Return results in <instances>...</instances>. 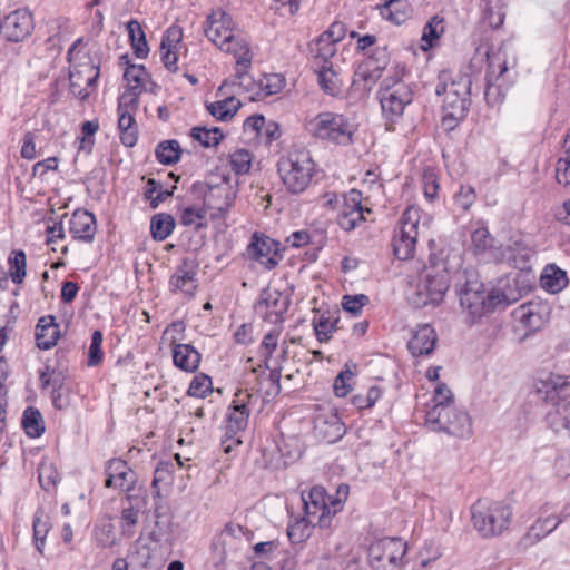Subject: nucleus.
<instances>
[{
	"label": "nucleus",
	"mask_w": 570,
	"mask_h": 570,
	"mask_svg": "<svg viewBox=\"0 0 570 570\" xmlns=\"http://www.w3.org/2000/svg\"><path fill=\"white\" fill-rule=\"evenodd\" d=\"M461 265L458 254L443 252L431 255L429 264L421 271L415 289L411 296L412 304L417 308L436 306L450 287L451 274Z\"/></svg>",
	"instance_id": "1"
},
{
	"label": "nucleus",
	"mask_w": 570,
	"mask_h": 570,
	"mask_svg": "<svg viewBox=\"0 0 570 570\" xmlns=\"http://www.w3.org/2000/svg\"><path fill=\"white\" fill-rule=\"evenodd\" d=\"M205 35L222 51L233 55L240 83L247 87L246 72L253 56L246 36L237 28L232 16L222 9L214 10L207 18Z\"/></svg>",
	"instance_id": "2"
},
{
	"label": "nucleus",
	"mask_w": 570,
	"mask_h": 570,
	"mask_svg": "<svg viewBox=\"0 0 570 570\" xmlns=\"http://www.w3.org/2000/svg\"><path fill=\"white\" fill-rule=\"evenodd\" d=\"M534 391L550 406L544 416L549 429L570 435V375L549 373L535 381Z\"/></svg>",
	"instance_id": "3"
},
{
	"label": "nucleus",
	"mask_w": 570,
	"mask_h": 570,
	"mask_svg": "<svg viewBox=\"0 0 570 570\" xmlns=\"http://www.w3.org/2000/svg\"><path fill=\"white\" fill-rule=\"evenodd\" d=\"M471 86L468 75H458L453 79L449 71L439 75L435 94L443 96L442 125L448 130H453L466 117L471 106Z\"/></svg>",
	"instance_id": "4"
},
{
	"label": "nucleus",
	"mask_w": 570,
	"mask_h": 570,
	"mask_svg": "<svg viewBox=\"0 0 570 570\" xmlns=\"http://www.w3.org/2000/svg\"><path fill=\"white\" fill-rule=\"evenodd\" d=\"M473 529L483 539L502 535L510 529L513 508L504 500H476L470 508Z\"/></svg>",
	"instance_id": "5"
},
{
	"label": "nucleus",
	"mask_w": 570,
	"mask_h": 570,
	"mask_svg": "<svg viewBox=\"0 0 570 570\" xmlns=\"http://www.w3.org/2000/svg\"><path fill=\"white\" fill-rule=\"evenodd\" d=\"M277 171L289 194L304 193L315 175V163L305 149H292L277 163Z\"/></svg>",
	"instance_id": "6"
},
{
	"label": "nucleus",
	"mask_w": 570,
	"mask_h": 570,
	"mask_svg": "<svg viewBox=\"0 0 570 570\" xmlns=\"http://www.w3.org/2000/svg\"><path fill=\"white\" fill-rule=\"evenodd\" d=\"M305 128L312 137L341 146L351 145L356 132L355 124L347 116L333 111L317 114L307 120Z\"/></svg>",
	"instance_id": "7"
},
{
	"label": "nucleus",
	"mask_w": 570,
	"mask_h": 570,
	"mask_svg": "<svg viewBox=\"0 0 570 570\" xmlns=\"http://www.w3.org/2000/svg\"><path fill=\"white\" fill-rule=\"evenodd\" d=\"M464 274L465 282L459 292L460 304L471 316V321L475 322L502 303L504 295L497 291L487 292L476 273L464 272Z\"/></svg>",
	"instance_id": "8"
},
{
	"label": "nucleus",
	"mask_w": 570,
	"mask_h": 570,
	"mask_svg": "<svg viewBox=\"0 0 570 570\" xmlns=\"http://www.w3.org/2000/svg\"><path fill=\"white\" fill-rule=\"evenodd\" d=\"M430 219H422V210L417 206H409L400 218V226L392 239L393 253L401 261L414 256L420 234L429 227Z\"/></svg>",
	"instance_id": "9"
},
{
	"label": "nucleus",
	"mask_w": 570,
	"mask_h": 570,
	"mask_svg": "<svg viewBox=\"0 0 570 570\" xmlns=\"http://www.w3.org/2000/svg\"><path fill=\"white\" fill-rule=\"evenodd\" d=\"M425 425L434 432L465 439L472 435V423L469 414L455 404L432 405L425 414Z\"/></svg>",
	"instance_id": "10"
},
{
	"label": "nucleus",
	"mask_w": 570,
	"mask_h": 570,
	"mask_svg": "<svg viewBox=\"0 0 570 570\" xmlns=\"http://www.w3.org/2000/svg\"><path fill=\"white\" fill-rule=\"evenodd\" d=\"M407 543L399 537H385L368 547V562L374 570H400L406 563Z\"/></svg>",
	"instance_id": "11"
},
{
	"label": "nucleus",
	"mask_w": 570,
	"mask_h": 570,
	"mask_svg": "<svg viewBox=\"0 0 570 570\" xmlns=\"http://www.w3.org/2000/svg\"><path fill=\"white\" fill-rule=\"evenodd\" d=\"M302 502L306 520L321 528H328L332 518L343 508L342 499L328 497L322 487H313L307 493L303 492Z\"/></svg>",
	"instance_id": "12"
},
{
	"label": "nucleus",
	"mask_w": 570,
	"mask_h": 570,
	"mask_svg": "<svg viewBox=\"0 0 570 570\" xmlns=\"http://www.w3.org/2000/svg\"><path fill=\"white\" fill-rule=\"evenodd\" d=\"M206 185L207 190L204 195V204L208 209L213 210L212 216L214 218H219L234 205L237 188L232 184L230 178L225 175L210 176Z\"/></svg>",
	"instance_id": "13"
},
{
	"label": "nucleus",
	"mask_w": 570,
	"mask_h": 570,
	"mask_svg": "<svg viewBox=\"0 0 570 570\" xmlns=\"http://www.w3.org/2000/svg\"><path fill=\"white\" fill-rule=\"evenodd\" d=\"M254 401V395L249 393L247 390H238L232 402V405L228 409L227 414V439L233 441L235 444H240L239 439H234V436L245 431L248 425L249 415L252 412V403Z\"/></svg>",
	"instance_id": "14"
},
{
	"label": "nucleus",
	"mask_w": 570,
	"mask_h": 570,
	"mask_svg": "<svg viewBox=\"0 0 570 570\" xmlns=\"http://www.w3.org/2000/svg\"><path fill=\"white\" fill-rule=\"evenodd\" d=\"M35 29V18L27 8L16 9L3 17L0 36L9 42H22Z\"/></svg>",
	"instance_id": "15"
},
{
	"label": "nucleus",
	"mask_w": 570,
	"mask_h": 570,
	"mask_svg": "<svg viewBox=\"0 0 570 570\" xmlns=\"http://www.w3.org/2000/svg\"><path fill=\"white\" fill-rule=\"evenodd\" d=\"M413 94L403 82H395L392 87H385L380 94V102L383 115L390 121L399 119L407 105L412 102Z\"/></svg>",
	"instance_id": "16"
},
{
	"label": "nucleus",
	"mask_w": 570,
	"mask_h": 570,
	"mask_svg": "<svg viewBox=\"0 0 570 570\" xmlns=\"http://www.w3.org/2000/svg\"><path fill=\"white\" fill-rule=\"evenodd\" d=\"M138 102L132 95H121L118 102V129L120 140L126 147H132L138 139V128L134 118V111L137 109Z\"/></svg>",
	"instance_id": "17"
},
{
	"label": "nucleus",
	"mask_w": 570,
	"mask_h": 570,
	"mask_svg": "<svg viewBox=\"0 0 570 570\" xmlns=\"http://www.w3.org/2000/svg\"><path fill=\"white\" fill-rule=\"evenodd\" d=\"M98 78L99 67L87 58L86 61L75 65L70 70L71 91L80 99H86L96 88Z\"/></svg>",
	"instance_id": "18"
},
{
	"label": "nucleus",
	"mask_w": 570,
	"mask_h": 570,
	"mask_svg": "<svg viewBox=\"0 0 570 570\" xmlns=\"http://www.w3.org/2000/svg\"><path fill=\"white\" fill-rule=\"evenodd\" d=\"M248 257L258 262L266 269H273L282 259L279 243L274 239L254 235L247 246Z\"/></svg>",
	"instance_id": "19"
},
{
	"label": "nucleus",
	"mask_w": 570,
	"mask_h": 570,
	"mask_svg": "<svg viewBox=\"0 0 570 570\" xmlns=\"http://www.w3.org/2000/svg\"><path fill=\"white\" fill-rule=\"evenodd\" d=\"M314 431L320 440L326 443H335L346 433V428L337 412L334 409H328L316 414Z\"/></svg>",
	"instance_id": "20"
},
{
	"label": "nucleus",
	"mask_w": 570,
	"mask_h": 570,
	"mask_svg": "<svg viewBox=\"0 0 570 570\" xmlns=\"http://www.w3.org/2000/svg\"><path fill=\"white\" fill-rule=\"evenodd\" d=\"M364 212L370 213L371 210L362 206L361 191L352 189L343 196V202L338 208L337 223L343 229L352 230L365 219Z\"/></svg>",
	"instance_id": "21"
},
{
	"label": "nucleus",
	"mask_w": 570,
	"mask_h": 570,
	"mask_svg": "<svg viewBox=\"0 0 570 570\" xmlns=\"http://www.w3.org/2000/svg\"><path fill=\"white\" fill-rule=\"evenodd\" d=\"M287 298L278 291H264L255 305V312L271 324H279L287 311Z\"/></svg>",
	"instance_id": "22"
},
{
	"label": "nucleus",
	"mask_w": 570,
	"mask_h": 570,
	"mask_svg": "<svg viewBox=\"0 0 570 570\" xmlns=\"http://www.w3.org/2000/svg\"><path fill=\"white\" fill-rule=\"evenodd\" d=\"M197 271L198 266L193 259L184 258L169 279L170 291L193 297L198 287Z\"/></svg>",
	"instance_id": "23"
},
{
	"label": "nucleus",
	"mask_w": 570,
	"mask_h": 570,
	"mask_svg": "<svg viewBox=\"0 0 570 570\" xmlns=\"http://www.w3.org/2000/svg\"><path fill=\"white\" fill-rule=\"evenodd\" d=\"M106 488H114L129 492L136 483V473L128 463L121 459H111L106 463Z\"/></svg>",
	"instance_id": "24"
},
{
	"label": "nucleus",
	"mask_w": 570,
	"mask_h": 570,
	"mask_svg": "<svg viewBox=\"0 0 570 570\" xmlns=\"http://www.w3.org/2000/svg\"><path fill=\"white\" fill-rule=\"evenodd\" d=\"M183 29L179 26H170L164 33L160 42V60L167 70H178V57L181 49Z\"/></svg>",
	"instance_id": "25"
},
{
	"label": "nucleus",
	"mask_w": 570,
	"mask_h": 570,
	"mask_svg": "<svg viewBox=\"0 0 570 570\" xmlns=\"http://www.w3.org/2000/svg\"><path fill=\"white\" fill-rule=\"evenodd\" d=\"M97 232L96 217L86 209H76L69 219V233L73 239L90 243Z\"/></svg>",
	"instance_id": "26"
},
{
	"label": "nucleus",
	"mask_w": 570,
	"mask_h": 570,
	"mask_svg": "<svg viewBox=\"0 0 570 570\" xmlns=\"http://www.w3.org/2000/svg\"><path fill=\"white\" fill-rule=\"evenodd\" d=\"M171 356L174 365L186 373H195L200 364L202 354L191 345L171 342Z\"/></svg>",
	"instance_id": "27"
},
{
	"label": "nucleus",
	"mask_w": 570,
	"mask_h": 570,
	"mask_svg": "<svg viewBox=\"0 0 570 570\" xmlns=\"http://www.w3.org/2000/svg\"><path fill=\"white\" fill-rule=\"evenodd\" d=\"M436 341V333L431 325H419L407 343V348L413 356H428L434 351Z\"/></svg>",
	"instance_id": "28"
},
{
	"label": "nucleus",
	"mask_w": 570,
	"mask_h": 570,
	"mask_svg": "<svg viewBox=\"0 0 570 570\" xmlns=\"http://www.w3.org/2000/svg\"><path fill=\"white\" fill-rule=\"evenodd\" d=\"M37 346L49 350L55 346L60 337V328L52 315L42 316L36 326Z\"/></svg>",
	"instance_id": "29"
},
{
	"label": "nucleus",
	"mask_w": 570,
	"mask_h": 570,
	"mask_svg": "<svg viewBox=\"0 0 570 570\" xmlns=\"http://www.w3.org/2000/svg\"><path fill=\"white\" fill-rule=\"evenodd\" d=\"M120 60L128 65L124 73V78L128 83V90L124 95L135 96L136 102H138V96L145 89L149 75L142 65H129L127 56H121Z\"/></svg>",
	"instance_id": "30"
},
{
	"label": "nucleus",
	"mask_w": 570,
	"mask_h": 570,
	"mask_svg": "<svg viewBox=\"0 0 570 570\" xmlns=\"http://www.w3.org/2000/svg\"><path fill=\"white\" fill-rule=\"evenodd\" d=\"M252 100H263L269 96L279 94L285 87V78L279 73L262 76L257 82H253Z\"/></svg>",
	"instance_id": "31"
},
{
	"label": "nucleus",
	"mask_w": 570,
	"mask_h": 570,
	"mask_svg": "<svg viewBox=\"0 0 570 570\" xmlns=\"http://www.w3.org/2000/svg\"><path fill=\"white\" fill-rule=\"evenodd\" d=\"M376 6L383 19L395 24L405 22L411 16V6L407 0H379Z\"/></svg>",
	"instance_id": "32"
},
{
	"label": "nucleus",
	"mask_w": 570,
	"mask_h": 570,
	"mask_svg": "<svg viewBox=\"0 0 570 570\" xmlns=\"http://www.w3.org/2000/svg\"><path fill=\"white\" fill-rule=\"evenodd\" d=\"M487 58L488 70H487V81H500L505 80L504 75L508 71L507 66V55L501 49L485 48L482 53Z\"/></svg>",
	"instance_id": "33"
},
{
	"label": "nucleus",
	"mask_w": 570,
	"mask_h": 570,
	"mask_svg": "<svg viewBox=\"0 0 570 570\" xmlns=\"http://www.w3.org/2000/svg\"><path fill=\"white\" fill-rule=\"evenodd\" d=\"M532 255L531 247L521 239L511 240L503 253L507 262L518 269L528 268Z\"/></svg>",
	"instance_id": "34"
},
{
	"label": "nucleus",
	"mask_w": 570,
	"mask_h": 570,
	"mask_svg": "<svg viewBox=\"0 0 570 570\" xmlns=\"http://www.w3.org/2000/svg\"><path fill=\"white\" fill-rule=\"evenodd\" d=\"M513 317L524 328L530 331L539 330L544 322L543 315L541 314V307L535 303L520 305L514 309Z\"/></svg>",
	"instance_id": "35"
},
{
	"label": "nucleus",
	"mask_w": 570,
	"mask_h": 570,
	"mask_svg": "<svg viewBox=\"0 0 570 570\" xmlns=\"http://www.w3.org/2000/svg\"><path fill=\"white\" fill-rule=\"evenodd\" d=\"M316 73L318 85L325 94L336 97L342 92V80L333 63L318 65Z\"/></svg>",
	"instance_id": "36"
},
{
	"label": "nucleus",
	"mask_w": 570,
	"mask_h": 570,
	"mask_svg": "<svg viewBox=\"0 0 570 570\" xmlns=\"http://www.w3.org/2000/svg\"><path fill=\"white\" fill-rule=\"evenodd\" d=\"M338 316L328 311L318 313L314 316L312 325L317 340L321 343L328 342L332 334L337 330Z\"/></svg>",
	"instance_id": "37"
},
{
	"label": "nucleus",
	"mask_w": 570,
	"mask_h": 570,
	"mask_svg": "<svg viewBox=\"0 0 570 570\" xmlns=\"http://www.w3.org/2000/svg\"><path fill=\"white\" fill-rule=\"evenodd\" d=\"M445 31V20L443 17L433 16L423 28L421 37V49L428 51L438 46L440 38Z\"/></svg>",
	"instance_id": "38"
},
{
	"label": "nucleus",
	"mask_w": 570,
	"mask_h": 570,
	"mask_svg": "<svg viewBox=\"0 0 570 570\" xmlns=\"http://www.w3.org/2000/svg\"><path fill=\"white\" fill-rule=\"evenodd\" d=\"M542 288L550 293H558L568 284V277L564 271L554 264L547 265L540 276Z\"/></svg>",
	"instance_id": "39"
},
{
	"label": "nucleus",
	"mask_w": 570,
	"mask_h": 570,
	"mask_svg": "<svg viewBox=\"0 0 570 570\" xmlns=\"http://www.w3.org/2000/svg\"><path fill=\"white\" fill-rule=\"evenodd\" d=\"M309 51L316 66L332 63L331 59L335 56L336 45L321 35L309 45Z\"/></svg>",
	"instance_id": "40"
},
{
	"label": "nucleus",
	"mask_w": 570,
	"mask_h": 570,
	"mask_svg": "<svg viewBox=\"0 0 570 570\" xmlns=\"http://www.w3.org/2000/svg\"><path fill=\"white\" fill-rule=\"evenodd\" d=\"M240 101L235 97H228L207 105L208 112L218 120L230 119L239 109Z\"/></svg>",
	"instance_id": "41"
},
{
	"label": "nucleus",
	"mask_w": 570,
	"mask_h": 570,
	"mask_svg": "<svg viewBox=\"0 0 570 570\" xmlns=\"http://www.w3.org/2000/svg\"><path fill=\"white\" fill-rule=\"evenodd\" d=\"M175 228V219L169 214H156L150 220V233L155 240H165Z\"/></svg>",
	"instance_id": "42"
},
{
	"label": "nucleus",
	"mask_w": 570,
	"mask_h": 570,
	"mask_svg": "<svg viewBox=\"0 0 570 570\" xmlns=\"http://www.w3.org/2000/svg\"><path fill=\"white\" fill-rule=\"evenodd\" d=\"M181 148L177 140H164L155 149L156 159L164 165H174L179 161Z\"/></svg>",
	"instance_id": "43"
},
{
	"label": "nucleus",
	"mask_w": 570,
	"mask_h": 570,
	"mask_svg": "<svg viewBox=\"0 0 570 570\" xmlns=\"http://www.w3.org/2000/svg\"><path fill=\"white\" fill-rule=\"evenodd\" d=\"M127 30L135 55L141 59L146 58L149 49L140 23L136 20H130L127 24Z\"/></svg>",
	"instance_id": "44"
},
{
	"label": "nucleus",
	"mask_w": 570,
	"mask_h": 570,
	"mask_svg": "<svg viewBox=\"0 0 570 570\" xmlns=\"http://www.w3.org/2000/svg\"><path fill=\"white\" fill-rule=\"evenodd\" d=\"M22 428L29 436H40L45 432L41 413L32 406L27 407L22 416Z\"/></svg>",
	"instance_id": "45"
},
{
	"label": "nucleus",
	"mask_w": 570,
	"mask_h": 570,
	"mask_svg": "<svg viewBox=\"0 0 570 570\" xmlns=\"http://www.w3.org/2000/svg\"><path fill=\"white\" fill-rule=\"evenodd\" d=\"M9 275L14 284H21L26 277L27 257L23 250H12L8 257Z\"/></svg>",
	"instance_id": "46"
},
{
	"label": "nucleus",
	"mask_w": 570,
	"mask_h": 570,
	"mask_svg": "<svg viewBox=\"0 0 570 570\" xmlns=\"http://www.w3.org/2000/svg\"><path fill=\"white\" fill-rule=\"evenodd\" d=\"M190 137L194 140L199 141L203 147H215L220 140L224 138V134L217 127L206 128V127H194L190 130Z\"/></svg>",
	"instance_id": "47"
},
{
	"label": "nucleus",
	"mask_w": 570,
	"mask_h": 570,
	"mask_svg": "<svg viewBox=\"0 0 570 570\" xmlns=\"http://www.w3.org/2000/svg\"><path fill=\"white\" fill-rule=\"evenodd\" d=\"M33 540L37 550L42 554L46 544V537L50 530L49 519L45 515L43 511H37L33 515Z\"/></svg>",
	"instance_id": "48"
},
{
	"label": "nucleus",
	"mask_w": 570,
	"mask_h": 570,
	"mask_svg": "<svg viewBox=\"0 0 570 570\" xmlns=\"http://www.w3.org/2000/svg\"><path fill=\"white\" fill-rule=\"evenodd\" d=\"M281 327L272 328L264 335L263 341L259 345V355L263 358L266 368H269V360L278 346V338L281 336Z\"/></svg>",
	"instance_id": "49"
},
{
	"label": "nucleus",
	"mask_w": 570,
	"mask_h": 570,
	"mask_svg": "<svg viewBox=\"0 0 570 570\" xmlns=\"http://www.w3.org/2000/svg\"><path fill=\"white\" fill-rule=\"evenodd\" d=\"M253 161V155L244 148L236 149L229 154V165L236 175L249 173Z\"/></svg>",
	"instance_id": "50"
},
{
	"label": "nucleus",
	"mask_w": 570,
	"mask_h": 570,
	"mask_svg": "<svg viewBox=\"0 0 570 570\" xmlns=\"http://www.w3.org/2000/svg\"><path fill=\"white\" fill-rule=\"evenodd\" d=\"M316 525L309 523L306 517H303L288 525L287 535L292 543H301L311 537L312 529Z\"/></svg>",
	"instance_id": "51"
},
{
	"label": "nucleus",
	"mask_w": 570,
	"mask_h": 570,
	"mask_svg": "<svg viewBox=\"0 0 570 570\" xmlns=\"http://www.w3.org/2000/svg\"><path fill=\"white\" fill-rule=\"evenodd\" d=\"M139 510L129 505L121 510L120 528L122 535L131 538L135 534V527L138 524Z\"/></svg>",
	"instance_id": "52"
},
{
	"label": "nucleus",
	"mask_w": 570,
	"mask_h": 570,
	"mask_svg": "<svg viewBox=\"0 0 570 570\" xmlns=\"http://www.w3.org/2000/svg\"><path fill=\"white\" fill-rule=\"evenodd\" d=\"M179 222L184 226L199 229L206 226L205 210L203 208L186 207L180 214Z\"/></svg>",
	"instance_id": "53"
},
{
	"label": "nucleus",
	"mask_w": 570,
	"mask_h": 570,
	"mask_svg": "<svg viewBox=\"0 0 570 570\" xmlns=\"http://www.w3.org/2000/svg\"><path fill=\"white\" fill-rule=\"evenodd\" d=\"M212 391V379L208 375L200 373L194 376L188 387L187 394L194 397H205Z\"/></svg>",
	"instance_id": "54"
},
{
	"label": "nucleus",
	"mask_w": 570,
	"mask_h": 570,
	"mask_svg": "<svg viewBox=\"0 0 570 570\" xmlns=\"http://www.w3.org/2000/svg\"><path fill=\"white\" fill-rule=\"evenodd\" d=\"M94 540L100 548H111L116 544V535L111 523H104L94 529Z\"/></svg>",
	"instance_id": "55"
},
{
	"label": "nucleus",
	"mask_w": 570,
	"mask_h": 570,
	"mask_svg": "<svg viewBox=\"0 0 570 570\" xmlns=\"http://www.w3.org/2000/svg\"><path fill=\"white\" fill-rule=\"evenodd\" d=\"M483 6V19L493 29H498L503 24L504 12L500 6H492L491 0H481Z\"/></svg>",
	"instance_id": "56"
},
{
	"label": "nucleus",
	"mask_w": 570,
	"mask_h": 570,
	"mask_svg": "<svg viewBox=\"0 0 570 570\" xmlns=\"http://www.w3.org/2000/svg\"><path fill=\"white\" fill-rule=\"evenodd\" d=\"M102 345V333L95 331L91 336V343L88 350V365L97 366L104 358Z\"/></svg>",
	"instance_id": "57"
},
{
	"label": "nucleus",
	"mask_w": 570,
	"mask_h": 570,
	"mask_svg": "<svg viewBox=\"0 0 570 570\" xmlns=\"http://www.w3.org/2000/svg\"><path fill=\"white\" fill-rule=\"evenodd\" d=\"M173 465L168 462H159L154 472V479L151 482L153 489H155V495H160L159 484L160 483H170L171 481V470Z\"/></svg>",
	"instance_id": "58"
},
{
	"label": "nucleus",
	"mask_w": 570,
	"mask_h": 570,
	"mask_svg": "<svg viewBox=\"0 0 570 570\" xmlns=\"http://www.w3.org/2000/svg\"><path fill=\"white\" fill-rule=\"evenodd\" d=\"M354 376V372L350 370L348 365H345V370L342 371L334 380L333 390L336 396L344 397L351 391V380Z\"/></svg>",
	"instance_id": "59"
},
{
	"label": "nucleus",
	"mask_w": 570,
	"mask_h": 570,
	"mask_svg": "<svg viewBox=\"0 0 570 570\" xmlns=\"http://www.w3.org/2000/svg\"><path fill=\"white\" fill-rule=\"evenodd\" d=\"M476 199V194L473 187L471 186H461L460 189L454 195V204L456 207L466 212L473 205Z\"/></svg>",
	"instance_id": "60"
},
{
	"label": "nucleus",
	"mask_w": 570,
	"mask_h": 570,
	"mask_svg": "<svg viewBox=\"0 0 570 570\" xmlns=\"http://www.w3.org/2000/svg\"><path fill=\"white\" fill-rule=\"evenodd\" d=\"M370 302L368 296L364 294L358 295H345L342 299V306L343 308L353 314L357 315L361 313L362 308L367 305Z\"/></svg>",
	"instance_id": "61"
},
{
	"label": "nucleus",
	"mask_w": 570,
	"mask_h": 570,
	"mask_svg": "<svg viewBox=\"0 0 570 570\" xmlns=\"http://www.w3.org/2000/svg\"><path fill=\"white\" fill-rule=\"evenodd\" d=\"M560 523L561 519L556 514H551L548 517L540 515L532 525L538 529L539 534L543 539L554 531Z\"/></svg>",
	"instance_id": "62"
},
{
	"label": "nucleus",
	"mask_w": 570,
	"mask_h": 570,
	"mask_svg": "<svg viewBox=\"0 0 570 570\" xmlns=\"http://www.w3.org/2000/svg\"><path fill=\"white\" fill-rule=\"evenodd\" d=\"M476 253H482L492 245V237L485 227L476 228L471 236Z\"/></svg>",
	"instance_id": "63"
},
{
	"label": "nucleus",
	"mask_w": 570,
	"mask_h": 570,
	"mask_svg": "<svg viewBox=\"0 0 570 570\" xmlns=\"http://www.w3.org/2000/svg\"><path fill=\"white\" fill-rule=\"evenodd\" d=\"M505 85V80L500 81H487L484 97L489 105H498L503 99L502 87Z\"/></svg>",
	"instance_id": "64"
}]
</instances>
